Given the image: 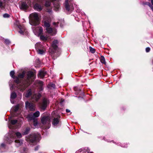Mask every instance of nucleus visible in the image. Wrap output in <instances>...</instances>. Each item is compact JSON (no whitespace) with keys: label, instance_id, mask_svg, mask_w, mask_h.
I'll return each instance as SVG.
<instances>
[{"label":"nucleus","instance_id":"nucleus-1","mask_svg":"<svg viewBox=\"0 0 153 153\" xmlns=\"http://www.w3.org/2000/svg\"><path fill=\"white\" fill-rule=\"evenodd\" d=\"M25 73L23 71L21 74H19L18 77L15 79V82L16 84V87L21 91H23L32 81V78L34 77L33 72L28 71L27 73V77L25 81H22L21 79L24 77Z\"/></svg>","mask_w":153,"mask_h":153},{"label":"nucleus","instance_id":"nucleus-2","mask_svg":"<svg viewBox=\"0 0 153 153\" xmlns=\"http://www.w3.org/2000/svg\"><path fill=\"white\" fill-rule=\"evenodd\" d=\"M41 94L39 93H35L31 97V101H27L25 102V107L27 109L33 111L35 110L36 102L38 101L41 97Z\"/></svg>","mask_w":153,"mask_h":153},{"label":"nucleus","instance_id":"nucleus-3","mask_svg":"<svg viewBox=\"0 0 153 153\" xmlns=\"http://www.w3.org/2000/svg\"><path fill=\"white\" fill-rule=\"evenodd\" d=\"M43 22L44 27H46L47 32L51 35H55L56 33V31L55 27H50V23L51 22L50 18L48 16H44Z\"/></svg>","mask_w":153,"mask_h":153},{"label":"nucleus","instance_id":"nucleus-4","mask_svg":"<svg viewBox=\"0 0 153 153\" xmlns=\"http://www.w3.org/2000/svg\"><path fill=\"white\" fill-rule=\"evenodd\" d=\"M45 0H38L37 3L35 4L33 7L34 9L38 11H40L43 8V3ZM56 0H48L46 1L45 6L47 7H49L51 5V2Z\"/></svg>","mask_w":153,"mask_h":153},{"label":"nucleus","instance_id":"nucleus-5","mask_svg":"<svg viewBox=\"0 0 153 153\" xmlns=\"http://www.w3.org/2000/svg\"><path fill=\"white\" fill-rule=\"evenodd\" d=\"M41 16L38 13L34 12L29 16L30 22L32 25L36 26L39 24Z\"/></svg>","mask_w":153,"mask_h":153},{"label":"nucleus","instance_id":"nucleus-6","mask_svg":"<svg viewBox=\"0 0 153 153\" xmlns=\"http://www.w3.org/2000/svg\"><path fill=\"white\" fill-rule=\"evenodd\" d=\"M58 43L57 40H56L52 42L51 47L49 50V53L53 55L56 51H59V50L57 46Z\"/></svg>","mask_w":153,"mask_h":153},{"label":"nucleus","instance_id":"nucleus-7","mask_svg":"<svg viewBox=\"0 0 153 153\" xmlns=\"http://www.w3.org/2000/svg\"><path fill=\"white\" fill-rule=\"evenodd\" d=\"M22 120L18 119V120H10V129L12 125L14 128L16 129L20 127L22 123Z\"/></svg>","mask_w":153,"mask_h":153},{"label":"nucleus","instance_id":"nucleus-8","mask_svg":"<svg viewBox=\"0 0 153 153\" xmlns=\"http://www.w3.org/2000/svg\"><path fill=\"white\" fill-rule=\"evenodd\" d=\"M50 103L49 100L46 98H44L39 103V106L41 109L45 110Z\"/></svg>","mask_w":153,"mask_h":153},{"label":"nucleus","instance_id":"nucleus-9","mask_svg":"<svg viewBox=\"0 0 153 153\" xmlns=\"http://www.w3.org/2000/svg\"><path fill=\"white\" fill-rule=\"evenodd\" d=\"M36 49L38 53L40 54H43L45 52V47L41 44V42L37 43L35 45Z\"/></svg>","mask_w":153,"mask_h":153},{"label":"nucleus","instance_id":"nucleus-10","mask_svg":"<svg viewBox=\"0 0 153 153\" xmlns=\"http://www.w3.org/2000/svg\"><path fill=\"white\" fill-rule=\"evenodd\" d=\"M22 105L18 104L12 108V110L16 116L20 114L22 111Z\"/></svg>","mask_w":153,"mask_h":153},{"label":"nucleus","instance_id":"nucleus-11","mask_svg":"<svg viewBox=\"0 0 153 153\" xmlns=\"http://www.w3.org/2000/svg\"><path fill=\"white\" fill-rule=\"evenodd\" d=\"M39 135L36 134H35L30 135L28 137L26 138V140L27 142L32 143H35L36 142V140Z\"/></svg>","mask_w":153,"mask_h":153},{"label":"nucleus","instance_id":"nucleus-12","mask_svg":"<svg viewBox=\"0 0 153 153\" xmlns=\"http://www.w3.org/2000/svg\"><path fill=\"white\" fill-rule=\"evenodd\" d=\"M15 24L16 25L19 29V33L21 34H27V31L25 27L23 25H20L19 24V21H16Z\"/></svg>","mask_w":153,"mask_h":153},{"label":"nucleus","instance_id":"nucleus-13","mask_svg":"<svg viewBox=\"0 0 153 153\" xmlns=\"http://www.w3.org/2000/svg\"><path fill=\"white\" fill-rule=\"evenodd\" d=\"M33 31L34 34L38 36L42 34L43 32V29L41 26L34 27L33 28Z\"/></svg>","mask_w":153,"mask_h":153},{"label":"nucleus","instance_id":"nucleus-14","mask_svg":"<svg viewBox=\"0 0 153 153\" xmlns=\"http://www.w3.org/2000/svg\"><path fill=\"white\" fill-rule=\"evenodd\" d=\"M52 118L53 120L52 121V123L54 126L57 125L59 122V119L60 116L58 114H55V111H53L52 113Z\"/></svg>","mask_w":153,"mask_h":153},{"label":"nucleus","instance_id":"nucleus-15","mask_svg":"<svg viewBox=\"0 0 153 153\" xmlns=\"http://www.w3.org/2000/svg\"><path fill=\"white\" fill-rule=\"evenodd\" d=\"M65 6L66 10L68 11H71L74 10L73 4H72L70 2L69 3L68 0H65Z\"/></svg>","mask_w":153,"mask_h":153},{"label":"nucleus","instance_id":"nucleus-16","mask_svg":"<svg viewBox=\"0 0 153 153\" xmlns=\"http://www.w3.org/2000/svg\"><path fill=\"white\" fill-rule=\"evenodd\" d=\"M40 114V113L39 111H37L34 113H30L28 114L27 116V118L29 121L31 120L35 117H38Z\"/></svg>","mask_w":153,"mask_h":153},{"label":"nucleus","instance_id":"nucleus-17","mask_svg":"<svg viewBox=\"0 0 153 153\" xmlns=\"http://www.w3.org/2000/svg\"><path fill=\"white\" fill-rule=\"evenodd\" d=\"M41 121L42 124H50L51 122L50 117L48 116H44V114L42 115Z\"/></svg>","mask_w":153,"mask_h":153},{"label":"nucleus","instance_id":"nucleus-18","mask_svg":"<svg viewBox=\"0 0 153 153\" xmlns=\"http://www.w3.org/2000/svg\"><path fill=\"white\" fill-rule=\"evenodd\" d=\"M31 5V1L29 0H26L25 2L22 3L21 6V8L24 9H27L29 6Z\"/></svg>","mask_w":153,"mask_h":153},{"label":"nucleus","instance_id":"nucleus-19","mask_svg":"<svg viewBox=\"0 0 153 153\" xmlns=\"http://www.w3.org/2000/svg\"><path fill=\"white\" fill-rule=\"evenodd\" d=\"M46 74V73L44 71H39L38 74V76L41 78H43Z\"/></svg>","mask_w":153,"mask_h":153},{"label":"nucleus","instance_id":"nucleus-20","mask_svg":"<svg viewBox=\"0 0 153 153\" xmlns=\"http://www.w3.org/2000/svg\"><path fill=\"white\" fill-rule=\"evenodd\" d=\"M37 84V86L39 87L40 90H42L43 89L42 86L43 85V82L41 81H37L36 82Z\"/></svg>","mask_w":153,"mask_h":153},{"label":"nucleus","instance_id":"nucleus-21","mask_svg":"<svg viewBox=\"0 0 153 153\" xmlns=\"http://www.w3.org/2000/svg\"><path fill=\"white\" fill-rule=\"evenodd\" d=\"M32 91L30 89H29L25 94V97H30L32 94Z\"/></svg>","mask_w":153,"mask_h":153},{"label":"nucleus","instance_id":"nucleus-22","mask_svg":"<svg viewBox=\"0 0 153 153\" xmlns=\"http://www.w3.org/2000/svg\"><path fill=\"white\" fill-rule=\"evenodd\" d=\"M40 36V39L41 40L44 41H46L48 39V37L47 36H44L42 34Z\"/></svg>","mask_w":153,"mask_h":153},{"label":"nucleus","instance_id":"nucleus-23","mask_svg":"<svg viewBox=\"0 0 153 153\" xmlns=\"http://www.w3.org/2000/svg\"><path fill=\"white\" fill-rule=\"evenodd\" d=\"M32 120H33V123L34 126L35 128L37 126L38 122L37 120L36 119H33Z\"/></svg>","mask_w":153,"mask_h":153},{"label":"nucleus","instance_id":"nucleus-24","mask_svg":"<svg viewBox=\"0 0 153 153\" xmlns=\"http://www.w3.org/2000/svg\"><path fill=\"white\" fill-rule=\"evenodd\" d=\"M100 61L101 63L104 64H105L106 62L105 61L104 57L102 56L100 57Z\"/></svg>","mask_w":153,"mask_h":153},{"label":"nucleus","instance_id":"nucleus-25","mask_svg":"<svg viewBox=\"0 0 153 153\" xmlns=\"http://www.w3.org/2000/svg\"><path fill=\"white\" fill-rule=\"evenodd\" d=\"M16 97V94L15 92H12V93L10 98L11 99H14Z\"/></svg>","mask_w":153,"mask_h":153},{"label":"nucleus","instance_id":"nucleus-26","mask_svg":"<svg viewBox=\"0 0 153 153\" xmlns=\"http://www.w3.org/2000/svg\"><path fill=\"white\" fill-rule=\"evenodd\" d=\"M54 7L56 9V10H57L59 9V3H57L56 4H54Z\"/></svg>","mask_w":153,"mask_h":153},{"label":"nucleus","instance_id":"nucleus-27","mask_svg":"<svg viewBox=\"0 0 153 153\" xmlns=\"http://www.w3.org/2000/svg\"><path fill=\"white\" fill-rule=\"evenodd\" d=\"M16 136L19 138H21L22 137V134L19 132H16L15 133Z\"/></svg>","mask_w":153,"mask_h":153},{"label":"nucleus","instance_id":"nucleus-28","mask_svg":"<svg viewBox=\"0 0 153 153\" xmlns=\"http://www.w3.org/2000/svg\"><path fill=\"white\" fill-rule=\"evenodd\" d=\"M89 50L92 53H94L95 52V50L91 47H89Z\"/></svg>","mask_w":153,"mask_h":153},{"label":"nucleus","instance_id":"nucleus-29","mask_svg":"<svg viewBox=\"0 0 153 153\" xmlns=\"http://www.w3.org/2000/svg\"><path fill=\"white\" fill-rule=\"evenodd\" d=\"M9 137H10V136H9V134H8L7 136L6 135L5 136L4 139L6 141H7V142H9Z\"/></svg>","mask_w":153,"mask_h":153},{"label":"nucleus","instance_id":"nucleus-30","mask_svg":"<svg viewBox=\"0 0 153 153\" xmlns=\"http://www.w3.org/2000/svg\"><path fill=\"white\" fill-rule=\"evenodd\" d=\"M146 4L148 5L151 9L152 11H153V7L152 5L150 4V3L149 2H147Z\"/></svg>","mask_w":153,"mask_h":153},{"label":"nucleus","instance_id":"nucleus-31","mask_svg":"<svg viewBox=\"0 0 153 153\" xmlns=\"http://www.w3.org/2000/svg\"><path fill=\"white\" fill-rule=\"evenodd\" d=\"M3 16L4 18H8L9 17V14L7 13H5L3 15Z\"/></svg>","mask_w":153,"mask_h":153},{"label":"nucleus","instance_id":"nucleus-32","mask_svg":"<svg viewBox=\"0 0 153 153\" xmlns=\"http://www.w3.org/2000/svg\"><path fill=\"white\" fill-rule=\"evenodd\" d=\"M3 40H4V42L6 44H9V41L8 40L6 39H4V38H3Z\"/></svg>","mask_w":153,"mask_h":153},{"label":"nucleus","instance_id":"nucleus-33","mask_svg":"<svg viewBox=\"0 0 153 153\" xmlns=\"http://www.w3.org/2000/svg\"><path fill=\"white\" fill-rule=\"evenodd\" d=\"M53 25L55 27H56L58 26V25L59 24V22H54L53 23Z\"/></svg>","mask_w":153,"mask_h":153},{"label":"nucleus","instance_id":"nucleus-34","mask_svg":"<svg viewBox=\"0 0 153 153\" xmlns=\"http://www.w3.org/2000/svg\"><path fill=\"white\" fill-rule=\"evenodd\" d=\"M5 145L3 143L1 144L0 147V149L4 148H5Z\"/></svg>","mask_w":153,"mask_h":153},{"label":"nucleus","instance_id":"nucleus-35","mask_svg":"<svg viewBox=\"0 0 153 153\" xmlns=\"http://www.w3.org/2000/svg\"><path fill=\"white\" fill-rule=\"evenodd\" d=\"M29 131V128H27L26 129L25 131L24 132V134H27L28 133Z\"/></svg>","mask_w":153,"mask_h":153},{"label":"nucleus","instance_id":"nucleus-36","mask_svg":"<svg viewBox=\"0 0 153 153\" xmlns=\"http://www.w3.org/2000/svg\"><path fill=\"white\" fill-rule=\"evenodd\" d=\"M150 49L149 47H147L146 48V52H149L150 51Z\"/></svg>","mask_w":153,"mask_h":153},{"label":"nucleus","instance_id":"nucleus-37","mask_svg":"<svg viewBox=\"0 0 153 153\" xmlns=\"http://www.w3.org/2000/svg\"><path fill=\"white\" fill-rule=\"evenodd\" d=\"M14 74V72L13 71H12L10 72V75L11 76L13 77V75Z\"/></svg>","mask_w":153,"mask_h":153},{"label":"nucleus","instance_id":"nucleus-38","mask_svg":"<svg viewBox=\"0 0 153 153\" xmlns=\"http://www.w3.org/2000/svg\"><path fill=\"white\" fill-rule=\"evenodd\" d=\"M51 10L52 9L51 8L47 9V11L49 13H50L51 11Z\"/></svg>","mask_w":153,"mask_h":153},{"label":"nucleus","instance_id":"nucleus-39","mask_svg":"<svg viewBox=\"0 0 153 153\" xmlns=\"http://www.w3.org/2000/svg\"><path fill=\"white\" fill-rule=\"evenodd\" d=\"M66 112L67 113H69V112H70V110H68V109H66Z\"/></svg>","mask_w":153,"mask_h":153},{"label":"nucleus","instance_id":"nucleus-40","mask_svg":"<svg viewBox=\"0 0 153 153\" xmlns=\"http://www.w3.org/2000/svg\"><path fill=\"white\" fill-rule=\"evenodd\" d=\"M2 5V3L1 1H0V7H1Z\"/></svg>","mask_w":153,"mask_h":153},{"label":"nucleus","instance_id":"nucleus-41","mask_svg":"<svg viewBox=\"0 0 153 153\" xmlns=\"http://www.w3.org/2000/svg\"><path fill=\"white\" fill-rule=\"evenodd\" d=\"M19 142V140H15V142L16 143H18Z\"/></svg>","mask_w":153,"mask_h":153},{"label":"nucleus","instance_id":"nucleus-42","mask_svg":"<svg viewBox=\"0 0 153 153\" xmlns=\"http://www.w3.org/2000/svg\"><path fill=\"white\" fill-rule=\"evenodd\" d=\"M151 3L152 5H153V0H151Z\"/></svg>","mask_w":153,"mask_h":153},{"label":"nucleus","instance_id":"nucleus-43","mask_svg":"<svg viewBox=\"0 0 153 153\" xmlns=\"http://www.w3.org/2000/svg\"><path fill=\"white\" fill-rule=\"evenodd\" d=\"M8 122L10 121V117L9 116L8 117Z\"/></svg>","mask_w":153,"mask_h":153},{"label":"nucleus","instance_id":"nucleus-44","mask_svg":"<svg viewBox=\"0 0 153 153\" xmlns=\"http://www.w3.org/2000/svg\"><path fill=\"white\" fill-rule=\"evenodd\" d=\"M8 128H10V125L9 123L8 124Z\"/></svg>","mask_w":153,"mask_h":153},{"label":"nucleus","instance_id":"nucleus-45","mask_svg":"<svg viewBox=\"0 0 153 153\" xmlns=\"http://www.w3.org/2000/svg\"><path fill=\"white\" fill-rule=\"evenodd\" d=\"M4 1H9V0H3Z\"/></svg>","mask_w":153,"mask_h":153},{"label":"nucleus","instance_id":"nucleus-46","mask_svg":"<svg viewBox=\"0 0 153 153\" xmlns=\"http://www.w3.org/2000/svg\"><path fill=\"white\" fill-rule=\"evenodd\" d=\"M52 85H53L52 87H54L55 86V85H54L53 84Z\"/></svg>","mask_w":153,"mask_h":153},{"label":"nucleus","instance_id":"nucleus-47","mask_svg":"<svg viewBox=\"0 0 153 153\" xmlns=\"http://www.w3.org/2000/svg\"><path fill=\"white\" fill-rule=\"evenodd\" d=\"M11 103H13V102L12 100H11Z\"/></svg>","mask_w":153,"mask_h":153},{"label":"nucleus","instance_id":"nucleus-48","mask_svg":"<svg viewBox=\"0 0 153 153\" xmlns=\"http://www.w3.org/2000/svg\"><path fill=\"white\" fill-rule=\"evenodd\" d=\"M10 137H11V135L10 134Z\"/></svg>","mask_w":153,"mask_h":153},{"label":"nucleus","instance_id":"nucleus-49","mask_svg":"<svg viewBox=\"0 0 153 153\" xmlns=\"http://www.w3.org/2000/svg\"><path fill=\"white\" fill-rule=\"evenodd\" d=\"M92 153V152H90V153Z\"/></svg>","mask_w":153,"mask_h":153}]
</instances>
